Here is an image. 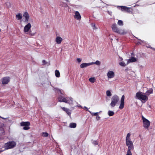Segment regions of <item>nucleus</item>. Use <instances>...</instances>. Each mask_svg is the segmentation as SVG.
Returning a JSON list of instances; mask_svg holds the SVG:
<instances>
[{"label":"nucleus","instance_id":"f257e3e1","mask_svg":"<svg viewBox=\"0 0 155 155\" xmlns=\"http://www.w3.org/2000/svg\"><path fill=\"white\" fill-rule=\"evenodd\" d=\"M131 134L128 133L127 134L126 138V145L128 147V150L126 155H132L131 150L134 149V144L131 140Z\"/></svg>","mask_w":155,"mask_h":155},{"label":"nucleus","instance_id":"f03ea898","mask_svg":"<svg viewBox=\"0 0 155 155\" xmlns=\"http://www.w3.org/2000/svg\"><path fill=\"white\" fill-rule=\"evenodd\" d=\"M58 100L60 102H64L70 105H72L73 104V99L71 97H64L63 96H59L58 97Z\"/></svg>","mask_w":155,"mask_h":155},{"label":"nucleus","instance_id":"7ed1b4c3","mask_svg":"<svg viewBox=\"0 0 155 155\" xmlns=\"http://www.w3.org/2000/svg\"><path fill=\"white\" fill-rule=\"evenodd\" d=\"M112 28L113 31L119 34L124 35L127 33V31L124 29H119L117 28L116 24L115 23L112 25Z\"/></svg>","mask_w":155,"mask_h":155},{"label":"nucleus","instance_id":"20e7f679","mask_svg":"<svg viewBox=\"0 0 155 155\" xmlns=\"http://www.w3.org/2000/svg\"><path fill=\"white\" fill-rule=\"evenodd\" d=\"M136 98L142 101H146L148 99V97L146 95L144 94L141 92H138L136 94Z\"/></svg>","mask_w":155,"mask_h":155},{"label":"nucleus","instance_id":"39448f33","mask_svg":"<svg viewBox=\"0 0 155 155\" xmlns=\"http://www.w3.org/2000/svg\"><path fill=\"white\" fill-rule=\"evenodd\" d=\"M16 143L15 141H9L5 143L2 148L4 149L5 150H8L14 148L16 146Z\"/></svg>","mask_w":155,"mask_h":155},{"label":"nucleus","instance_id":"423d86ee","mask_svg":"<svg viewBox=\"0 0 155 155\" xmlns=\"http://www.w3.org/2000/svg\"><path fill=\"white\" fill-rule=\"evenodd\" d=\"M119 100L118 96L117 95H114L111 98V102L110 104L111 107H114L117 104Z\"/></svg>","mask_w":155,"mask_h":155},{"label":"nucleus","instance_id":"0eeeda50","mask_svg":"<svg viewBox=\"0 0 155 155\" xmlns=\"http://www.w3.org/2000/svg\"><path fill=\"white\" fill-rule=\"evenodd\" d=\"M143 120V126L145 128H148L150 126V122L147 119L142 116Z\"/></svg>","mask_w":155,"mask_h":155},{"label":"nucleus","instance_id":"6e6552de","mask_svg":"<svg viewBox=\"0 0 155 155\" xmlns=\"http://www.w3.org/2000/svg\"><path fill=\"white\" fill-rule=\"evenodd\" d=\"M30 125V123L28 121L22 122L21 123L20 125L23 126V129L24 130H28L30 129L29 126Z\"/></svg>","mask_w":155,"mask_h":155},{"label":"nucleus","instance_id":"1a4fd4ad","mask_svg":"<svg viewBox=\"0 0 155 155\" xmlns=\"http://www.w3.org/2000/svg\"><path fill=\"white\" fill-rule=\"evenodd\" d=\"M118 8H120V10L122 11H125L128 13H130L131 11L130 10V9L132 10L131 8L127 7L125 6H117Z\"/></svg>","mask_w":155,"mask_h":155},{"label":"nucleus","instance_id":"9d476101","mask_svg":"<svg viewBox=\"0 0 155 155\" xmlns=\"http://www.w3.org/2000/svg\"><path fill=\"white\" fill-rule=\"evenodd\" d=\"M31 25L30 23H28L24 27V32L26 34H28L31 27Z\"/></svg>","mask_w":155,"mask_h":155},{"label":"nucleus","instance_id":"9b49d317","mask_svg":"<svg viewBox=\"0 0 155 155\" xmlns=\"http://www.w3.org/2000/svg\"><path fill=\"white\" fill-rule=\"evenodd\" d=\"M23 16L25 18L24 22L25 23H28V22L29 21V19L30 17L28 13L27 12H25L24 13Z\"/></svg>","mask_w":155,"mask_h":155},{"label":"nucleus","instance_id":"f8f14e48","mask_svg":"<svg viewBox=\"0 0 155 155\" xmlns=\"http://www.w3.org/2000/svg\"><path fill=\"white\" fill-rule=\"evenodd\" d=\"M124 95H123L121 97V99L120 100V103L119 106V108L120 109H122L124 107Z\"/></svg>","mask_w":155,"mask_h":155},{"label":"nucleus","instance_id":"ddd939ff","mask_svg":"<svg viewBox=\"0 0 155 155\" xmlns=\"http://www.w3.org/2000/svg\"><path fill=\"white\" fill-rule=\"evenodd\" d=\"M107 76L109 78H113L114 77V73L112 71H110L108 72Z\"/></svg>","mask_w":155,"mask_h":155},{"label":"nucleus","instance_id":"4468645a","mask_svg":"<svg viewBox=\"0 0 155 155\" xmlns=\"http://www.w3.org/2000/svg\"><path fill=\"white\" fill-rule=\"evenodd\" d=\"M74 17L75 19L78 20H80L81 19V15L79 12L78 11L75 12Z\"/></svg>","mask_w":155,"mask_h":155},{"label":"nucleus","instance_id":"2eb2a0df","mask_svg":"<svg viewBox=\"0 0 155 155\" xmlns=\"http://www.w3.org/2000/svg\"><path fill=\"white\" fill-rule=\"evenodd\" d=\"M2 81L3 84H6L9 81V78L8 77H4L2 79Z\"/></svg>","mask_w":155,"mask_h":155},{"label":"nucleus","instance_id":"dca6fc26","mask_svg":"<svg viewBox=\"0 0 155 155\" xmlns=\"http://www.w3.org/2000/svg\"><path fill=\"white\" fill-rule=\"evenodd\" d=\"M60 107L69 116H71V112L70 110L64 107Z\"/></svg>","mask_w":155,"mask_h":155},{"label":"nucleus","instance_id":"f3484780","mask_svg":"<svg viewBox=\"0 0 155 155\" xmlns=\"http://www.w3.org/2000/svg\"><path fill=\"white\" fill-rule=\"evenodd\" d=\"M137 58L134 57H132L127 60V64H128L130 62H133L136 61H137Z\"/></svg>","mask_w":155,"mask_h":155},{"label":"nucleus","instance_id":"a211bd4d","mask_svg":"<svg viewBox=\"0 0 155 155\" xmlns=\"http://www.w3.org/2000/svg\"><path fill=\"white\" fill-rule=\"evenodd\" d=\"M91 65V62L89 63H84L81 64L80 65V67L81 68H86L88 66H90Z\"/></svg>","mask_w":155,"mask_h":155},{"label":"nucleus","instance_id":"6ab92c4d","mask_svg":"<svg viewBox=\"0 0 155 155\" xmlns=\"http://www.w3.org/2000/svg\"><path fill=\"white\" fill-rule=\"evenodd\" d=\"M62 40V38L61 37L57 36L55 39V41L57 44H60L61 43Z\"/></svg>","mask_w":155,"mask_h":155},{"label":"nucleus","instance_id":"aec40b11","mask_svg":"<svg viewBox=\"0 0 155 155\" xmlns=\"http://www.w3.org/2000/svg\"><path fill=\"white\" fill-rule=\"evenodd\" d=\"M22 14L21 13H18L16 15V18L18 20H20L22 19Z\"/></svg>","mask_w":155,"mask_h":155},{"label":"nucleus","instance_id":"412c9836","mask_svg":"<svg viewBox=\"0 0 155 155\" xmlns=\"http://www.w3.org/2000/svg\"><path fill=\"white\" fill-rule=\"evenodd\" d=\"M139 40V41H138L137 43V45H144L145 44H146V42L144 41L143 40Z\"/></svg>","mask_w":155,"mask_h":155},{"label":"nucleus","instance_id":"4be33fe9","mask_svg":"<svg viewBox=\"0 0 155 155\" xmlns=\"http://www.w3.org/2000/svg\"><path fill=\"white\" fill-rule=\"evenodd\" d=\"M59 5L61 7H66L68 6L67 4L66 3L63 2H61Z\"/></svg>","mask_w":155,"mask_h":155},{"label":"nucleus","instance_id":"5701e85b","mask_svg":"<svg viewBox=\"0 0 155 155\" xmlns=\"http://www.w3.org/2000/svg\"><path fill=\"white\" fill-rule=\"evenodd\" d=\"M55 74L56 77L59 78L60 77V73L59 71L56 70L55 71Z\"/></svg>","mask_w":155,"mask_h":155},{"label":"nucleus","instance_id":"b1692460","mask_svg":"<svg viewBox=\"0 0 155 155\" xmlns=\"http://www.w3.org/2000/svg\"><path fill=\"white\" fill-rule=\"evenodd\" d=\"M76 127V124L75 123H71L70 124L69 127L71 128H75Z\"/></svg>","mask_w":155,"mask_h":155},{"label":"nucleus","instance_id":"393cba45","mask_svg":"<svg viewBox=\"0 0 155 155\" xmlns=\"http://www.w3.org/2000/svg\"><path fill=\"white\" fill-rule=\"evenodd\" d=\"M100 62L98 60L96 61L95 62H91V65L94 64H95L98 65H99L100 64Z\"/></svg>","mask_w":155,"mask_h":155},{"label":"nucleus","instance_id":"a878e982","mask_svg":"<svg viewBox=\"0 0 155 155\" xmlns=\"http://www.w3.org/2000/svg\"><path fill=\"white\" fill-rule=\"evenodd\" d=\"M153 93V89H150L148 90L146 92L145 94L146 95H149L150 94H152Z\"/></svg>","mask_w":155,"mask_h":155},{"label":"nucleus","instance_id":"bb28decb","mask_svg":"<svg viewBox=\"0 0 155 155\" xmlns=\"http://www.w3.org/2000/svg\"><path fill=\"white\" fill-rule=\"evenodd\" d=\"M89 81L91 83H94L96 81V79L94 77H91L89 78Z\"/></svg>","mask_w":155,"mask_h":155},{"label":"nucleus","instance_id":"cd10ccee","mask_svg":"<svg viewBox=\"0 0 155 155\" xmlns=\"http://www.w3.org/2000/svg\"><path fill=\"white\" fill-rule=\"evenodd\" d=\"M108 114L110 116H112L114 114V113L113 111L110 110L108 111Z\"/></svg>","mask_w":155,"mask_h":155},{"label":"nucleus","instance_id":"c85d7f7f","mask_svg":"<svg viewBox=\"0 0 155 155\" xmlns=\"http://www.w3.org/2000/svg\"><path fill=\"white\" fill-rule=\"evenodd\" d=\"M117 25L120 26H122L123 25V22L121 20H118L117 22Z\"/></svg>","mask_w":155,"mask_h":155},{"label":"nucleus","instance_id":"c756f323","mask_svg":"<svg viewBox=\"0 0 155 155\" xmlns=\"http://www.w3.org/2000/svg\"><path fill=\"white\" fill-rule=\"evenodd\" d=\"M89 112L91 114L92 116H98V114L99 113L98 112H96V113H93L91 112V111H89Z\"/></svg>","mask_w":155,"mask_h":155},{"label":"nucleus","instance_id":"7c9ffc66","mask_svg":"<svg viewBox=\"0 0 155 155\" xmlns=\"http://www.w3.org/2000/svg\"><path fill=\"white\" fill-rule=\"evenodd\" d=\"M55 91L57 92L58 93H60L62 94H63V93L62 92L63 91H61V90L58 89V88H55Z\"/></svg>","mask_w":155,"mask_h":155},{"label":"nucleus","instance_id":"2f4dec72","mask_svg":"<svg viewBox=\"0 0 155 155\" xmlns=\"http://www.w3.org/2000/svg\"><path fill=\"white\" fill-rule=\"evenodd\" d=\"M106 95L107 96L110 97L111 96V94L110 91L107 90L106 92Z\"/></svg>","mask_w":155,"mask_h":155},{"label":"nucleus","instance_id":"473e14b6","mask_svg":"<svg viewBox=\"0 0 155 155\" xmlns=\"http://www.w3.org/2000/svg\"><path fill=\"white\" fill-rule=\"evenodd\" d=\"M120 65V66L124 67L127 64H126L124 62H121L119 63Z\"/></svg>","mask_w":155,"mask_h":155},{"label":"nucleus","instance_id":"72a5a7b5","mask_svg":"<svg viewBox=\"0 0 155 155\" xmlns=\"http://www.w3.org/2000/svg\"><path fill=\"white\" fill-rule=\"evenodd\" d=\"M43 136L44 137H46L48 136V134L47 132H43L42 133Z\"/></svg>","mask_w":155,"mask_h":155},{"label":"nucleus","instance_id":"f704fd0d","mask_svg":"<svg viewBox=\"0 0 155 155\" xmlns=\"http://www.w3.org/2000/svg\"><path fill=\"white\" fill-rule=\"evenodd\" d=\"M92 142L94 145H96L98 144V143L96 141L92 140Z\"/></svg>","mask_w":155,"mask_h":155},{"label":"nucleus","instance_id":"c9c22d12","mask_svg":"<svg viewBox=\"0 0 155 155\" xmlns=\"http://www.w3.org/2000/svg\"><path fill=\"white\" fill-rule=\"evenodd\" d=\"M145 45H146V47H147L149 48H150L152 49H153L154 50H155V48H152V47H151L149 45H147L146 44H145Z\"/></svg>","mask_w":155,"mask_h":155},{"label":"nucleus","instance_id":"e433bc0d","mask_svg":"<svg viewBox=\"0 0 155 155\" xmlns=\"http://www.w3.org/2000/svg\"><path fill=\"white\" fill-rule=\"evenodd\" d=\"M91 25L92 27L94 28L97 29V28L96 27L95 25L94 24L92 23Z\"/></svg>","mask_w":155,"mask_h":155},{"label":"nucleus","instance_id":"4c0bfd02","mask_svg":"<svg viewBox=\"0 0 155 155\" xmlns=\"http://www.w3.org/2000/svg\"><path fill=\"white\" fill-rule=\"evenodd\" d=\"M81 60L82 59L81 58H77V60L78 63L81 62Z\"/></svg>","mask_w":155,"mask_h":155},{"label":"nucleus","instance_id":"58836bf2","mask_svg":"<svg viewBox=\"0 0 155 155\" xmlns=\"http://www.w3.org/2000/svg\"><path fill=\"white\" fill-rule=\"evenodd\" d=\"M35 33H32L31 32H29V35L31 36H34L35 35Z\"/></svg>","mask_w":155,"mask_h":155},{"label":"nucleus","instance_id":"ea45409f","mask_svg":"<svg viewBox=\"0 0 155 155\" xmlns=\"http://www.w3.org/2000/svg\"><path fill=\"white\" fill-rule=\"evenodd\" d=\"M2 148H3L2 147V148H0V153L1 152H2L3 151H4L5 150H4V149H3H3H2Z\"/></svg>","mask_w":155,"mask_h":155},{"label":"nucleus","instance_id":"a19ab883","mask_svg":"<svg viewBox=\"0 0 155 155\" xmlns=\"http://www.w3.org/2000/svg\"><path fill=\"white\" fill-rule=\"evenodd\" d=\"M76 107H80V108H82V106H81L80 104H78V105L77 106H75Z\"/></svg>","mask_w":155,"mask_h":155},{"label":"nucleus","instance_id":"79ce46f5","mask_svg":"<svg viewBox=\"0 0 155 155\" xmlns=\"http://www.w3.org/2000/svg\"><path fill=\"white\" fill-rule=\"evenodd\" d=\"M42 62L43 64H46V61L45 60H43L42 61Z\"/></svg>","mask_w":155,"mask_h":155},{"label":"nucleus","instance_id":"37998d69","mask_svg":"<svg viewBox=\"0 0 155 155\" xmlns=\"http://www.w3.org/2000/svg\"><path fill=\"white\" fill-rule=\"evenodd\" d=\"M84 108H85V109H86L87 110H86L87 111H88L89 112V111H90V110H88V108H87L86 107H85V106H84Z\"/></svg>","mask_w":155,"mask_h":155},{"label":"nucleus","instance_id":"c03bdc74","mask_svg":"<svg viewBox=\"0 0 155 155\" xmlns=\"http://www.w3.org/2000/svg\"><path fill=\"white\" fill-rule=\"evenodd\" d=\"M100 119V117L99 116H97L96 117L97 120H99Z\"/></svg>","mask_w":155,"mask_h":155},{"label":"nucleus","instance_id":"a18cd8bd","mask_svg":"<svg viewBox=\"0 0 155 155\" xmlns=\"http://www.w3.org/2000/svg\"><path fill=\"white\" fill-rule=\"evenodd\" d=\"M0 117L1 118H2V119H7V118H5L4 117H2L1 116H0Z\"/></svg>","mask_w":155,"mask_h":155},{"label":"nucleus","instance_id":"49530a36","mask_svg":"<svg viewBox=\"0 0 155 155\" xmlns=\"http://www.w3.org/2000/svg\"><path fill=\"white\" fill-rule=\"evenodd\" d=\"M64 0L68 2H70L69 0Z\"/></svg>","mask_w":155,"mask_h":155},{"label":"nucleus","instance_id":"de8ad7c7","mask_svg":"<svg viewBox=\"0 0 155 155\" xmlns=\"http://www.w3.org/2000/svg\"><path fill=\"white\" fill-rule=\"evenodd\" d=\"M121 60H123V58H120Z\"/></svg>","mask_w":155,"mask_h":155},{"label":"nucleus","instance_id":"09e8293b","mask_svg":"<svg viewBox=\"0 0 155 155\" xmlns=\"http://www.w3.org/2000/svg\"><path fill=\"white\" fill-rule=\"evenodd\" d=\"M3 129L2 128H1V130H2Z\"/></svg>","mask_w":155,"mask_h":155},{"label":"nucleus","instance_id":"8fccbe9b","mask_svg":"<svg viewBox=\"0 0 155 155\" xmlns=\"http://www.w3.org/2000/svg\"><path fill=\"white\" fill-rule=\"evenodd\" d=\"M135 38H136L137 39V38L136 37H135Z\"/></svg>","mask_w":155,"mask_h":155}]
</instances>
